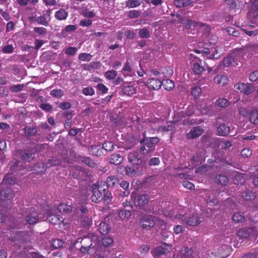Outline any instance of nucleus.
I'll use <instances>...</instances> for the list:
<instances>
[{"instance_id": "nucleus-1", "label": "nucleus", "mask_w": 258, "mask_h": 258, "mask_svg": "<svg viewBox=\"0 0 258 258\" xmlns=\"http://www.w3.org/2000/svg\"><path fill=\"white\" fill-rule=\"evenodd\" d=\"M159 141V139L156 137L144 139L141 140V143L142 144L140 148L141 152L143 154L147 155L153 152L155 150V144Z\"/></svg>"}, {"instance_id": "nucleus-2", "label": "nucleus", "mask_w": 258, "mask_h": 258, "mask_svg": "<svg viewBox=\"0 0 258 258\" xmlns=\"http://www.w3.org/2000/svg\"><path fill=\"white\" fill-rule=\"evenodd\" d=\"M190 63L192 64V69L194 72L196 74H201L204 71L208 70L209 72L212 71V69L208 65L204 64L203 66L202 60L195 56H191Z\"/></svg>"}, {"instance_id": "nucleus-3", "label": "nucleus", "mask_w": 258, "mask_h": 258, "mask_svg": "<svg viewBox=\"0 0 258 258\" xmlns=\"http://www.w3.org/2000/svg\"><path fill=\"white\" fill-rule=\"evenodd\" d=\"M176 218L181 220L183 223H186L188 225L195 226L199 225L201 220L197 214L192 215L191 216L187 214L175 215Z\"/></svg>"}, {"instance_id": "nucleus-4", "label": "nucleus", "mask_w": 258, "mask_h": 258, "mask_svg": "<svg viewBox=\"0 0 258 258\" xmlns=\"http://www.w3.org/2000/svg\"><path fill=\"white\" fill-rule=\"evenodd\" d=\"M92 201L94 203H98L103 199V193L105 192V189L103 188L99 183H97L92 185Z\"/></svg>"}, {"instance_id": "nucleus-5", "label": "nucleus", "mask_w": 258, "mask_h": 258, "mask_svg": "<svg viewBox=\"0 0 258 258\" xmlns=\"http://www.w3.org/2000/svg\"><path fill=\"white\" fill-rule=\"evenodd\" d=\"M234 87L236 91H239L241 93L245 95H249L251 94L254 89L253 86L251 84L241 82L236 83L235 84Z\"/></svg>"}, {"instance_id": "nucleus-6", "label": "nucleus", "mask_w": 258, "mask_h": 258, "mask_svg": "<svg viewBox=\"0 0 258 258\" xmlns=\"http://www.w3.org/2000/svg\"><path fill=\"white\" fill-rule=\"evenodd\" d=\"M132 197L133 199H134L135 206L139 208L143 207L147 205L149 202V197L145 194L138 195H132Z\"/></svg>"}, {"instance_id": "nucleus-7", "label": "nucleus", "mask_w": 258, "mask_h": 258, "mask_svg": "<svg viewBox=\"0 0 258 258\" xmlns=\"http://www.w3.org/2000/svg\"><path fill=\"white\" fill-rule=\"evenodd\" d=\"M247 17L252 23L258 19V0H254L252 2L251 9L248 12Z\"/></svg>"}, {"instance_id": "nucleus-8", "label": "nucleus", "mask_w": 258, "mask_h": 258, "mask_svg": "<svg viewBox=\"0 0 258 258\" xmlns=\"http://www.w3.org/2000/svg\"><path fill=\"white\" fill-rule=\"evenodd\" d=\"M43 218H45L44 220H47L49 223L53 224H59L60 222L63 223V221L61 220L59 216L54 214V210L52 208L47 210L46 214L43 216Z\"/></svg>"}, {"instance_id": "nucleus-9", "label": "nucleus", "mask_w": 258, "mask_h": 258, "mask_svg": "<svg viewBox=\"0 0 258 258\" xmlns=\"http://www.w3.org/2000/svg\"><path fill=\"white\" fill-rule=\"evenodd\" d=\"M171 245H168L164 243L162 245L158 246L154 249L152 251V253L154 257L158 258L161 255L165 254L168 250V248H170Z\"/></svg>"}, {"instance_id": "nucleus-10", "label": "nucleus", "mask_w": 258, "mask_h": 258, "mask_svg": "<svg viewBox=\"0 0 258 258\" xmlns=\"http://www.w3.org/2000/svg\"><path fill=\"white\" fill-rule=\"evenodd\" d=\"M91 243L89 245H82L80 248V251L84 253H89L91 248H93L95 247L99 246L98 237L96 235H93L91 239Z\"/></svg>"}, {"instance_id": "nucleus-11", "label": "nucleus", "mask_w": 258, "mask_h": 258, "mask_svg": "<svg viewBox=\"0 0 258 258\" xmlns=\"http://www.w3.org/2000/svg\"><path fill=\"white\" fill-rule=\"evenodd\" d=\"M155 220L156 217L151 216L145 217L141 221L143 228L147 230L150 229L155 225Z\"/></svg>"}, {"instance_id": "nucleus-12", "label": "nucleus", "mask_w": 258, "mask_h": 258, "mask_svg": "<svg viewBox=\"0 0 258 258\" xmlns=\"http://www.w3.org/2000/svg\"><path fill=\"white\" fill-rule=\"evenodd\" d=\"M45 219L43 216H38V214L35 212H32L26 217V221L29 224H34L38 222L44 221Z\"/></svg>"}, {"instance_id": "nucleus-13", "label": "nucleus", "mask_w": 258, "mask_h": 258, "mask_svg": "<svg viewBox=\"0 0 258 258\" xmlns=\"http://www.w3.org/2000/svg\"><path fill=\"white\" fill-rule=\"evenodd\" d=\"M181 23L184 25V27L188 29H198L204 26L203 23L192 20H183Z\"/></svg>"}, {"instance_id": "nucleus-14", "label": "nucleus", "mask_w": 258, "mask_h": 258, "mask_svg": "<svg viewBox=\"0 0 258 258\" xmlns=\"http://www.w3.org/2000/svg\"><path fill=\"white\" fill-rule=\"evenodd\" d=\"M148 87L153 90H158L162 86L161 81L156 78H150L147 81Z\"/></svg>"}, {"instance_id": "nucleus-15", "label": "nucleus", "mask_w": 258, "mask_h": 258, "mask_svg": "<svg viewBox=\"0 0 258 258\" xmlns=\"http://www.w3.org/2000/svg\"><path fill=\"white\" fill-rule=\"evenodd\" d=\"M14 197V194L11 189L7 187L1 192L0 199L2 201H5L11 200Z\"/></svg>"}, {"instance_id": "nucleus-16", "label": "nucleus", "mask_w": 258, "mask_h": 258, "mask_svg": "<svg viewBox=\"0 0 258 258\" xmlns=\"http://www.w3.org/2000/svg\"><path fill=\"white\" fill-rule=\"evenodd\" d=\"M181 255L180 258H199L198 254L193 253L191 249L184 247L181 250Z\"/></svg>"}, {"instance_id": "nucleus-17", "label": "nucleus", "mask_w": 258, "mask_h": 258, "mask_svg": "<svg viewBox=\"0 0 258 258\" xmlns=\"http://www.w3.org/2000/svg\"><path fill=\"white\" fill-rule=\"evenodd\" d=\"M203 133V130L200 126H197L191 130L190 132L187 134V137L188 139H194L199 137Z\"/></svg>"}, {"instance_id": "nucleus-18", "label": "nucleus", "mask_w": 258, "mask_h": 258, "mask_svg": "<svg viewBox=\"0 0 258 258\" xmlns=\"http://www.w3.org/2000/svg\"><path fill=\"white\" fill-rule=\"evenodd\" d=\"M128 159L132 164L140 165L142 163V159L138 157L136 152L131 153L128 154Z\"/></svg>"}, {"instance_id": "nucleus-19", "label": "nucleus", "mask_w": 258, "mask_h": 258, "mask_svg": "<svg viewBox=\"0 0 258 258\" xmlns=\"http://www.w3.org/2000/svg\"><path fill=\"white\" fill-rule=\"evenodd\" d=\"M214 81L217 84L221 86H224L228 83V79L227 77L224 75H219L214 78Z\"/></svg>"}, {"instance_id": "nucleus-20", "label": "nucleus", "mask_w": 258, "mask_h": 258, "mask_svg": "<svg viewBox=\"0 0 258 258\" xmlns=\"http://www.w3.org/2000/svg\"><path fill=\"white\" fill-rule=\"evenodd\" d=\"M250 233H254L255 230L253 229H241L237 232V235L240 238H247L250 236Z\"/></svg>"}, {"instance_id": "nucleus-21", "label": "nucleus", "mask_w": 258, "mask_h": 258, "mask_svg": "<svg viewBox=\"0 0 258 258\" xmlns=\"http://www.w3.org/2000/svg\"><path fill=\"white\" fill-rule=\"evenodd\" d=\"M123 160V158L119 154H114L109 158V162L112 164H119Z\"/></svg>"}, {"instance_id": "nucleus-22", "label": "nucleus", "mask_w": 258, "mask_h": 258, "mask_svg": "<svg viewBox=\"0 0 258 258\" xmlns=\"http://www.w3.org/2000/svg\"><path fill=\"white\" fill-rule=\"evenodd\" d=\"M217 132L220 136H226L229 133L230 127L225 124H221L218 127Z\"/></svg>"}, {"instance_id": "nucleus-23", "label": "nucleus", "mask_w": 258, "mask_h": 258, "mask_svg": "<svg viewBox=\"0 0 258 258\" xmlns=\"http://www.w3.org/2000/svg\"><path fill=\"white\" fill-rule=\"evenodd\" d=\"M68 16V12L63 9L56 11L55 13V17L58 20H66Z\"/></svg>"}, {"instance_id": "nucleus-24", "label": "nucleus", "mask_w": 258, "mask_h": 258, "mask_svg": "<svg viewBox=\"0 0 258 258\" xmlns=\"http://www.w3.org/2000/svg\"><path fill=\"white\" fill-rule=\"evenodd\" d=\"M72 208L71 206L62 203L58 206L57 209L61 213H68L72 210Z\"/></svg>"}, {"instance_id": "nucleus-25", "label": "nucleus", "mask_w": 258, "mask_h": 258, "mask_svg": "<svg viewBox=\"0 0 258 258\" xmlns=\"http://www.w3.org/2000/svg\"><path fill=\"white\" fill-rule=\"evenodd\" d=\"M212 51L214 53L210 55L208 57L209 58H215L218 59L220 57V55H218V53H222L223 52V47L222 46H217L216 48H214V50L212 48Z\"/></svg>"}, {"instance_id": "nucleus-26", "label": "nucleus", "mask_w": 258, "mask_h": 258, "mask_svg": "<svg viewBox=\"0 0 258 258\" xmlns=\"http://www.w3.org/2000/svg\"><path fill=\"white\" fill-rule=\"evenodd\" d=\"M212 51L214 53L210 55L208 57L209 58H215L218 59L220 57V55H218V53H222L223 52V47L222 46H217L216 48H214V50L212 48Z\"/></svg>"}, {"instance_id": "nucleus-27", "label": "nucleus", "mask_w": 258, "mask_h": 258, "mask_svg": "<svg viewBox=\"0 0 258 258\" xmlns=\"http://www.w3.org/2000/svg\"><path fill=\"white\" fill-rule=\"evenodd\" d=\"M16 183V178L10 175H6L3 178L1 185L14 184Z\"/></svg>"}, {"instance_id": "nucleus-28", "label": "nucleus", "mask_w": 258, "mask_h": 258, "mask_svg": "<svg viewBox=\"0 0 258 258\" xmlns=\"http://www.w3.org/2000/svg\"><path fill=\"white\" fill-rule=\"evenodd\" d=\"M242 197L246 201L252 200L255 197L254 192L249 190H246L242 194Z\"/></svg>"}, {"instance_id": "nucleus-29", "label": "nucleus", "mask_w": 258, "mask_h": 258, "mask_svg": "<svg viewBox=\"0 0 258 258\" xmlns=\"http://www.w3.org/2000/svg\"><path fill=\"white\" fill-rule=\"evenodd\" d=\"M122 91L128 96H133L136 92V89L132 86H124L122 88Z\"/></svg>"}, {"instance_id": "nucleus-30", "label": "nucleus", "mask_w": 258, "mask_h": 258, "mask_svg": "<svg viewBox=\"0 0 258 258\" xmlns=\"http://www.w3.org/2000/svg\"><path fill=\"white\" fill-rule=\"evenodd\" d=\"M249 120L253 124H258V109H253L249 116Z\"/></svg>"}, {"instance_id": "nucleus-31", "label": "nucleus", "mask_w": 258, "mask_h": 258, "mask_svg": "<svg viewBox=\"0 0 258 258\" xmlns=\"http://www.w3.org/2000/svg\"><path fill=\"white\" fill-rule=\"evenodd\" d=\"M215 180L217 183L222 185H226L228 182L227 177L224 175H219L216 177Z\"/></svg>"}, {"instance_id": "nucleus-32", "label": "nucleus", "mask_w": 258, "mask_h": 258, "mask_svg": "<svg viewBox=\"0 0 258 258\" xmlns=\"http://www.w3.org/2000/svg\"><path fill=\"white\" fill-rule=\"evenodd\" d=\"M99 230L102 234H107L110 231V227L105 222H101L99 224Z\"/></svg>"}, {"instance_id": "nucleus-33", "label": "nucleus", "mask_w": 258, "mask_h": 258, "mask_svg": "<svg viewBox=\"0 0 258 258\" xmlns=\"http://www.w3.org/2000/svg\"><path fill=\"white\" fill-rule=\"evenodd\" d=\"M161 83L164 88L167 90H170L174 87V83L171 80L166 79L163 80Z\"/></svg>"}, {"instance_id": "nucleus-34", "label": "nucleus", "mask_w": 258, "mask_h": 258, "mask_svg": "<svg viewBox=\"0 0 258 258\" xmlns=\"http://www.w3.org/2000/svg\"><path fill=\"white\" fill-rule=\"evenodd\" d=\"M132 71V65L128 62H126L122 68V73L124 76H126L130 75Z\"/></svg>"}, {"instance_id": "nucleus-35", "label": "nucleus", "mask_w": 258, "mask_h": 258, "mask_svg": "<svg viewBox=\"0 0 258 258\" xmlns=\"http://www.w3.org/2000/svg\"><path fill=\"white\" fill-rule=\"evenodd\" d=\"M232 219L234 221L239 223L243 222L245 220V217L240 213L237 212L233 214Z\"/></svg>"}, {"instance_id": "nucleus-36", "label": "nucleus", "mask_w": 258, "mask_h": 258, "mask_svg": "<svg viewBox=\"0 0 258 258\" xmlns=\"http://www.w3.org/2000/svg\"><path fill=\"white\" fill-rule=\"evenodd\" d=\"M190 4L189 0H174V4L177 7L187 6Z\"/></svg>"}, {"instance_id": "nucleus-37", "label": "nucleus", "mask_w": 258, "mask_h": 258, "mask_svg": "<svg viewBox=\"0 0 258 258\" xmlns=\"http://www.w3.org/2000/svg\"><path fill=\"white\" fill-rule=\"evenodd\" d=\"M120 217L122 219H127L132 215L131 211L127 210H122L119 213Z\"/></svg>"}, {"instance_id": "nucleus-38", "label": "nucleus", "mask_w": 258, "mask_h": 258, "mask_svg": "<svg viewBox=\"0 0 258 258\" xmlns=\"http://www.w3.org/2000/svg\"><path fill=\"white\" fill-rule=\"evenodd\" d=\"M113 243V239L109 237H105L102 238V243L104 247L111 246Z\"/></svg>"}, {"instance_id": "nucleus-39", "label": "nucleus", "mask_w": 258, "mask_h": 258, "mask_svg": "<svg viewBox=\"0 0 258 258\" xmlns=\"http://www.w3.org/2000/svg\"><path fill=\"white\" fill-rule=\"evenodd\" d=\"M63 242L60 239H55L52 241L51 245L55 249L59 248L63 246Z\"/></svg>"}, {"instance_id": "nucleus-40", "label": "nucleus", "mask_w": 258, "mask_h": 258, "mask_svg": "<svg viewBox=\"0 0 258 258\" xmlns=\"http://www.w3.org/2000/svg\"><path fill=\"white\" fill-rule=\"evenodd\" d=\"M139 35L142 38H147L150 37L149 31L147 28H143L139 30Z\"/></svg>"}, {"instance_id": "nucleus-41", "label": "nucleus", "mask_w": 258, "mask_h": 258, "mask_svg": "<svg viewBox=\"0 0 258 258\" xmlns=\"http://www.w3.org/2000/svg\"><path fill=\"white\" fill-rule=\"evenodd\" d=\"M216 105L221 107H225L229 105L228 101L225 98H220L216 101Z\"/></svg>"}, {"instance_id": "nucleus-42", "label": "nucleus", "mask_w": 258, "mask_h": 258, "mask_svg": "<svg viewBox=\"0 0 258 258\" xmlns=\"http://www.w3.org/2000/svg\"><path fill=\"white\" fill-rule=\"evenodd\" d=\"M155 225L162 229H165L167 227V223L164 220L157 217H156Z\"/></svg>"}, {"instance_id": "nucleus-43", "label": "nucleus", "mask_w": 258, "mask_h": 258, "mask_svg": "<svg viewBox=\"0 0 258 258\" xmlns=\"http://www.w3.org/2000/svg\"><path fill=\"white\" fill-rule=\"evenodd\" d=\"M141 2L139 0H128L126 2V6L129 8H135L139 6Z\"/></svg>"}, {"instance_id": "nucleus-44", "label": "nucleus", "mask_w": 258, "mask_h": 258, "mask_svg": "<svg viewBox=\"0 0 258 258\" xmlns=\"http://www.w3.org/2000/svg\"><path fill=\"white\" fill-rule=\"evenodd\" d=\"M117 182V178L113 176H109L106 179V184L107 186L112 187Z\"/></svg>"}, {"instance_id": "nucleus-45", "label": "nucleus", "mask_w": 258, "mask_h": 258, "mask_svg": "<svg viewBox=\"0 0 258 258\" xmlns=\"http://www.w3.org/2000/svg\"><path fill=\"white\" fill-rule=\"evenodd\" d=\"M207 203L211 206L217 205L218 204V200L213 195H210L206 200Z\"/></svg>"}, {"instance_id": "nucleus-46", "label": "nucleus", "mask_w": 258, "mask_h": 258, "mask_svg": "<svg viewBox=\"0 0 258 258\" xmlns=\"http://www.w3.org/2000/svg\"><path fill=\"white\" fill-rule=\"evenodd\" d=\"M117 75V72L113 70L108 71L105 73V77L109 80H112L114 79Z\"/></svg>"}, {"instance_id": "nucleus-47", "label": "nucleus", "mask_w": 258, "mask_h": 258, "mask_svg": "<svg viewBox=\"0 0 258 258\" xmlns=\"http://www.w3.org/2000/svg\"><path fill=\"white\" fill-rule=\"evenodd\" d=\"M91 57L92 56L90 54L86 53H80L78 56V58L80 60L85 61H90Z\"/></svg>"}, {"instance_id": "nucleus-48", "label": "nucleus", "mask_w": 258, "mask_h": 258, "mask_svg": "<svg viewBox=\"0 0 258 258\" xmlns=\"http://www.w3.org/2000/svg\"><path fill=\"white\" fill-rule=\"evenodd\" d=\"M114 146L112 142H106L103 144V148L107 151H111L113 149Z\"/></svg>"}, {"instance_id": "nucleus-49", "label": "nucleus", "mask_w": 258, "mask_h": 258, "mask_svg": "<svg viewBox=\"0 0 258 258\" xmlns=\"http://www.w3.org/2000/svg\"><path fill=\"white\" fill-rule=\"evenodd\" d=\"M14 47L12 45L8 44L3 47L2 52L3 53H12L13 52Z\"/></svg>"}, {"instance_id": "nucleus-50", "label": "nucleus", "mask_w": 258, "mask_h": 258, "mask_svg": "<svg viewBox=\"0 0 258 258\" xmlns=\"http://www.w3.org/2000/svg\"><path fill=\"white\" fill-rule=\"evenodd\" d=\"M202 92V89L199 87H195L192 89L191 94L195 97L197 98L200 96Z\"/></svg>"}, {"instance_id": "nucleus-51", "label": "nucleus", "mask_w": 258, "mask_h": 258, "mask_svg": "<svg viewBox=\"0 0 258 258\" xmlns=\"http://www.w3.org/2000/svg\"><path fill=\"white\" fill-rule=\"evenodd\" d=\"M77 29V27L74 25H70L66 26L64 30H62V33L66 34V33H71L75 31Z\"/></svg>"}, {"instance_id": "nucleus-52", "label": "nucleus", "mask_w": 258, "mask_h": 258, "mask_svg": "<svg viewBox=\"0 0 258 258\" xmlns=\"http://www.w3.org/2000/svg\"><path fill=\"white\" fill-rule=\"evenodd\" d=\"M242 31L247 35L250 36H255L258 34V29H255L252 30L242 29Z\"/></svg>"}, {"instance_id": "nucleus-53", "label": "nucleus", "mask_w": 258, "mask_h": 258, "mask_svg": "<svg viewBox=\"0 0 258 258\" xmlns=\"http://www.w3.org/2000/svg\"><path fill=\"white\" fill-rule=\"evenodd\" d=\"M50 94L53 97H60L63 95V93L60 89H54L51 91Z\"/></svg>"}, {"instance_id": "nucleus-54", "label": "nucleus", "mask_w": 258, "mask_h": 258, "mask_svg": "<svg viewBox=\"0 0 258 258\" xmlns=\"http://www.w3.org/2000/svg\"><path fill=\"white\" fill-rule=\"evenodd\" d=\"M94 90L91 87H86L83 89L82 93L85 95L92 96L94 94Z\"/></svg>"}, {"instance_id": "nucleus-55", "label": "nucleus", "mask_w": 258, "mask_h": 258, "mask_svg": "<svg viewBox=\"0 0 258 258\" xmlns=\"http://www.w3.org/2000/svg\"><path fill=\"white\" fill-rule=\"evenodd\" d=\"M25 134L28 136L34 135L36 133V130L35 128L27 126L25 128Z\"/></svg>"}, {"instance_id": "nucleus-56", "label": "nucleus", "mask_w": 258, "mask_h": 258, "mask_svg": "<svg viewBox=\"0 0 258 258\" xmlns=\"http://www.w3.org/2000/svg\"><path fill=\"white\" fill-rule=\"evenodd\" d=\"M234 62V59L231 56L225 58L223 61V64L225 67H229Z\"/></svg>"}, {"instance_id": "nucleus-57", "label": "nucleus", "mask_w": 258, "mask_h": 258, "mask_svg": "<svg viewBox=\"0 0 258 258\" xmlns=\"http://www.w3.org/2000/svg\"><path fill=\"white\" fill-rule=\"evenodd\" d=\"M24 87V86L23 84H18L12 86L10 89L13 92H18L21 91L23 89Z\"/></svg>"}, {"instance_id": "nucleus-58", "label": "nucleus", "mask_w": 258, "mask_h": 258, "mask_svg": "<svg viewBox=\"0 0 258 258\" xmlns=\"http://www.w3.org/2000/svg\"><path fill=\"white\" fill-rule=\"evenodd\" d=\"M77 51V48L74 47H69L66 49V53L69 55H74Z\"/></svg>"}, {"instance_id": "nucleus-59", "label": "nucleus", "mask_w": 258, "mask_h": 258, "mask_svg": "<svg viewBox=\"0 0 258 258\" xmlns=\"http://www.w3.org/2000/svg\"><path fill=\"white\" fill-rule=\"evenodd\" d=\"M136 173V172L135 171V170L131 167H129V166H126L125 167V174L126 175H127L130 176H133L134 175H135Z\"/></svg>"}, {"instance_id": "nucleus-60", "label": "nucleus", "mask_w": 258, "mask_h": 258, "mask_svg": "<svg viewBox=\"0 0 258 258\" xmlns=\"http://www.w3.org/2000/svg\"><path fill=\"white\" fill-rule=\"evenodd\" d=\"M241 154L242 156L244 158H247L252 155V152L249 149L246 148L242 150Z\"/></svg>"}, {"instance_id": "nucleus-61", "label": "nucleus", "mask_w": 258, "mask_h": 258, "mask_svg": "<svg viewBox=\"0 0 258 258\" xmlns=\"http://www.w3.org/2000/svg\"><path fill=\"white\" fill-rule=\"evenodd\" d=\"M36 21L38 24H41V25H43L44 26H47L48 24L47 20L44 16L38 17L36 19Z\"/></svg>"}, {"instance_id": "nucleus-62", "label": "nucleus", "mask_w": 258, "mask_h": 258, "mask_svg": "<svg viewBox=\"0 0 258 258\" xmlns=\"http://www.w3.org/2000/svg\"><path fill=\"white\" fill-rule=\"evenodd\" d=\"M140 14V12L137 10H131L127 13V16L131 18H135L138 17Z\"/></svg>"}, {"instance_id": "nucleus-63", "label": "nucleus", "mask_w": 258, "mask_h": 258, "mask_svg": "<svg viewBox=\"0 0 258 258\" xmlns=\"http://www.w3.org/2000/svg\"><path fill=\"white\" fill-rule=\"evenodd\" d=\"M184 230L183 226L179 225H176L174 227L173 231L176 234H180Z\"/></svg>"}, {"instance_id": "nucleus-64", "label": "nucleus", "mask_w": 258, "mask_h": 258, "mask_svg": "<svg viewBox=\"0 0 258 258\" xmlns=\"http://www.w3.org/2000/svg\"><path fill=\"white\" fill-rule=\"evenodd\" d=\"M249 79L251 82H254L258 79V71L251 73L249 76Z\"/></svg>"}]
</instances>
